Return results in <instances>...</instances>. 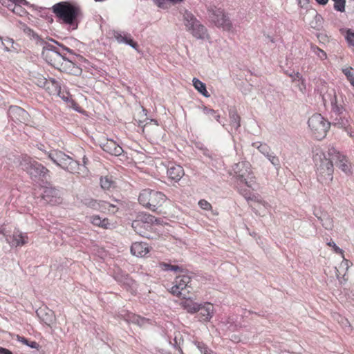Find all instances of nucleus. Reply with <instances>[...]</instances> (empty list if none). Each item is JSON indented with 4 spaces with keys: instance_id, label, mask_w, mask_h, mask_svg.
Segmentation results:
<instances>
[{
    "instance_id": "obj_24",
    "label": "nucleus",
    "mask_w": 354,
    "mask_h": 354,
    "mask_svg": "<svg viewBox=\"0 0 354 354\" xmlns=\"http://www.w3.org/2000/svg\"><path fill=\"white\" fill-rule=\"evenodd\" d=\"M332 124L342 129H346L349 127V121L348 118L343 114H334L333 116Z\"/></svg>"
},
{
    "instance_id": "obj_26",
    "label": "nucleus",
    "mask_w": 354,
    "mask_h": 354,
    "mask_svg": "<svg viewBox=\"0 0 354 354\" xmlns=\"http://www.w3.org/2000/svg\"><path fill=\"white\" fill-rule=\"evenodd\" d=\"M315 215L321 222L322 226L328 230H330L333 227V218L328 214H323L320 216H318L316 214Z\"/></svg>"
},
{
    "instance_id": "obj_20",
    "label": "nucleus",
    "mask_w": 354,
    "mask_h": 354,
    "mask_svg": "<svg viewBox=\"0 0 354 354\" xmlns=\"http://www.w3.org/2000/svg\"><path fill=\"white\" fill-rule=\"evenodd\" d=\"M101 147L104 151L115 156H120L124 151L122 148L113 140H107L102 143Z\"/></svg>"
},
{
    "instance_id": "obj_40",
    "label": "nucleus",
    "mask_w": 354,
    "mask_h": 354,
    "mask_svg": "<svg viewBox=\"0 0 354 354\" xmlns=\"http://www.w3.org/2000/svg\"><path fill=\"white\" fill-rule=\"evenodd\" d=\"M160 268L164 271L181 272L183 268L176 265H171L168 263L161 262L159 263Z\"/></svg>"
},
{
    "instance_id": "obj_12",
    "label": "nucleus",
    "mask_w": 354,
    "mask_h": 354,
    "mask_svg": "<svg viewBox=\"0 0 354 354\" xmlns=\"http://www.w3.org/2000/svg\"><path fill=\"white\" fill-rule=\"evenodd\" d=\"M191 278L187 274L180 275L176 277L174 286L170 289V292L178 297L186 299L187 294L189 293L191 287Z\"/></svg>"
},
{
    "instance_id": "obj_62",
    "label": "nucleus",
    "mask_w": 354,
    "mask_h": 354,
    "mask_svg": "<svg viewBox=\"0 0 354 354\" xmlns=\"http://www.w3.org/2000/svg\"><path fill=\"white\" fill-rule=\"evenodd\" d=\"M344 129L347 132V133L349 135V136H351V137H353L354 136L353 135V132L351 131H349L348 128Z\"/></svg>"
},
{
    "instance_id": "obj_17",
    "label": "nucleus",
    "mask_w": 354,
    "mask_h": 354,
    "mask_svg": "<svg viewBox=\"0 0 354 354\" xmlns=\"http://www.w3.org/2000/svg\"><path fill=\"white\" fill-rule=\"evenodd\" d=\"M28 236L27 233L19 230H15L12 235L6 237L7 242L12 247H21L28 243Z\"/></svg>"
},
{
    "instance_id": "obj_38",
    "label": "nucleus",
    "mask_w": 354,
    "mask_h": 354,
    "mask_svg": "<svg viewBox=\"0 0 354 354\" xmlns=\"http://www.w3.org/2000/svg\"><path fill=\"white\" fill-rule=\"evenodd\" d=\"M55 95L60 97L64 101L69 102L71 104L70 106L73 107L75 110L77 111L78 104L73 99H71V96L68 95V93L62 91V88H60L59 94H56Z\"/></svg>"
},
{
    "instance_id": "obj_10",
    "label": "nucleus",
    "mask_w": 354,
    "mask_h": 354,
    "mask_svg": "<svg viewBox=\"0 0 354 354\" xmlns=\"http://www.w3.org/2000/svg\"><path fill=\"white\" fill-rule=\"evenodd\" d=\"M209 20L217 27H221L225 30H230L232 24L224 10L221 8L211 7L208 9Z\"/></svg>"
},
{
    "instance_id": "obj_63",
    "label": "nucleus",
    "mask_w": 354,
    "mask_h": 354,
    "mask_svg": "<svg viewBox=\"0 0 354 354\" xmlns=\"http://www.w3.org/2000/svg\"><path fill=\"white\" fill-rule=\"evenodd\" d=\"M302 1H306V2H307V1H308V0H299V4H301V3H302Z\"/></svg>"
},
{
    "instance_id": "obj_48",
    "label": "nucleus",
    "mask_w": 354,
    "mask_h": 354,
    "mask_svg": "<svg viewBox=\"0 0 354 354\" xmlns=\"http://www.w3.org/2000/svg\"><path fill=\"white\" fill-rule=\"evenodd\" d=\"M48 80L44 76L39 75L38 77H35V84L39 87L45 88Z\"/></svg>"
},
{
    "instance_id": "obj_27",
    "label": "nucleus",
    "mask_w": 354,
    "mask_h": 354,
    "mask_svg": "<svg viewBox=\"0 0 354 354\" xmlns=\"http://www.w3.org/2000/svg\"><path fill=\"white\" fill-rule=\"evenodd\" d=\"M183 307L189 313H195L200 309L201 304L194 302L191 299H186L182 302Z\"/></svg>"
},
{
    "instance_id": "obj_54",
    "label": "nucleus",
    "mask_w": 354,
    "mask_h": 354,
    "mask_svg": "<svg viewBox=\"0 0 354 354\" xmlns=\"http://www.w3.org/2000/svg\"><path fill=\"white\" fill-rule=\"evenodd\" d=\"M328 245L332 247L334 250V251L337 253V254H342L343 253V251L341 248H339L338 246H337V245L335 244V242L333 241H330L328 242Z\"/></svg>"
},
{
    "instance_id": "obj_21",
    "label": "nucleus",
    "mask_w": 354,
    "mask_h": 354,
    "mask_svg": "<svg viewBox=\"0 0 354 354\" xmlns=\"http://www.w3.org/2000/svg\"><path fill=\"white\" fill-rule=\"evenodd\" d=\"M113 37L120 44H126L134 49H137L138 46V44L132 39L131 35L128 33L120 31H114Z\"/></svg>"
},
{
    "instance_id": "obj_56",
    "label": "nucleus",
    "mask_w": 354,
    "mask_h": 354,
    "mask_svg": "<svg viewBox=\"0 0 354 354\" xmlns=\"http://www.w3.org/2000/svg\"><path fill=\"white\" fill-rule=\"evenodd\" d=\"M341 322H342V324L343 326H344L345 328H346V327L348 328L346 331L351 330V324H350V323L348 322V321L346 319L342 318V321Z\"/></svg>"
},
{
    "instance_id": "obj_46",
    "label": "nucleus",
    "mask_w": 354,
    "mask_h": 354,
    "mask_svg": "<svg viewBox=\"0 0 354 354\" xmlns=\"http://www.w3.org/2000/svg\"><path fill=\"white\" fill-rule=\"evenodd\" d=\"M22 5L24 3H17V5H13V12L19 16H24L26 14V11L24 8H22ZM28 6V4H26Z\"/></svg>"
},
{
    "instance_id": "obj_36",
    "label": "nucleus",
    "mask_w": 354,
    "mask_h": 354,
    "mask_svg": "<svg viewBox=\"0 0 354 354\" xmlns=\"http://www.w3.org/2000/svg\"><path fill=\"white\" fill-rule=\"evenodd\" d=\"M252 146L257 149L258 151L264 156L268 155V153L272 151L270 147L265 142H255L252 144Z\"/></svg>"
},
{
    "instance_id": "obj_61",
    "label": "nucleus",
    "mask_w": 354,
    "mask_h": 354,
    "mask_svg": "<svg viewBox=\"0 0 354 354\" xmlns=\"http://www.w3.org/2000/svg\"><path fill=\"white\" fill-rule=\"evenodd\" d=\"M196 147L201 150V148H205V147L202 143H196Z\"/></svg>"
},
{
    "instance_id": "obj_34",
    "label": "nucleus",
    "mask_w": 354,
    "mask_h": 354,
    "mask_svg": "<svg viewBox=\"0 0 354 354\" xmlns=\"http://www.w3.org/2000/svg\"><path fill=\"white\" fill-rule=\"evenodd\" d=\"M245 184H241V183H236V187L239 192L247 200V201H253L254 200V195L252 194L250 189L245 188Z\"/></svg>"
},
{
    "instance_id": "obj_9",
    "label": "nucleus",
    "mask_w": 354,
    "mask_h": 354,
    "mask_svg": "<svg viewBox=\"0 0 354 354\" xmlns=\"http://www.w3.org/2000/svg\"><path fill=\"white\" fill-rule=\"evenodd\" d=\"M183 19L187 30L191 31V33L194 37L196 39L205 38L207 34V29L197 20L192 13L185 12L183 15Z\"/></svg>"
},
{
    "instance_id": "obj_2",
    "label": "nucleus",
    "mask_w": 354,
    "mask_h": 354,
    "mask_svg": "<svg viewBox=\"0 0 354 354\" xmlns=\"http://www.w3.org/2000/svg\"><path fill=\"white\" fill-rule=\"evenodd\" d=\"M313 161L318 181L328 185L333 179L334 159L328 154V151H319L313 156Z\"/></svg>"
},
{
    "instance_id": "obj_14",
    "label": "nucleus",
    "mask_w": 354,
    "mask_h": 354,
    "mask_svg": "<svg viewBox=\"0 0 354 354\" xmlns=\"http://www.w3.org/2000/svg\"><path fill=\"white\" fill-rule=\"evenodd\" d=\"M328 154L334 159L335 165L345 174L351 172L350 165L346 156L340 153L335 147L328 149Z\"/></svg>"
},
{
    "instance_id": "obj_11",
    "label": "nucleus",
    "mask_w": 354,
    "mask_h": 354,
    "mask_svg": "<svg viewBox=\"0 0 354 354\" xmlns=\"http://www.w3.org/2000/svg\"><path fill=\"white\" fill-rule=\"evenodd\" d=\"M344 96L340 93H337L334 89L328 91L322 95V100L324 104L329 101L332 107L333 114H343L344 113Z\"/></svg>"
},
{
    "instance_id": "obj_57",
    "label": "nucleus",
    "mask_w": 354,
    "mask_h": 354,
    "mask_svg": "<svg viewBox=\"0 0 354 354\" xmlns=\"http://www.w3.org/2000/svg\"><path fill=\"white\" fill-rule=\"evenodd\" d=\"M289 75L293 78V80H296V78H297V79L301 80L302 84L304 83V80L302 79V77L299 72L295 73L294 74H290Z\"/></svg>"
},
{
    "instance_id": "obj_28",
    "label": "nucleus",
    "mask_w": 354,
    "mask_h": 354,
    "mask_svg": "<svg viewBox=\"0 0 354 354\" xmlns=\"http://www.w3.org/2000/svg\"><path fill=\"white\" fill-rule=\"evenodd\" d=\"M120 282L127 290L131 291V292L136 290V281L130 278L128 274L123 276V279Z\"/></svg>"
},
{
    "instance_id": "obj_7",
    "label": "nucleus",
    "mask_w": 354,
    "mask_h": 354,
    "mask_svg": "<svg viewBox=\"0 0 354 354\" xmlns=\"http://www.w3.org/2000/svg\"><path fill=\"white\" fill-rule=\"evenodd\" d=\"M165 201L166 196L163 193L150 189H143L138 196L140 204L153 212L162 206Z\"/></svg>"
},
{
    "instance_id": "obj_29",
    "label": "nucleus",
    "mask_w": 354,
    "mask_h": 354,
    "mask_svg": "<svg viewBox=\"0 0 354 354\" xmlns=\"http://www.w3.org/2000/svg\"><path fill=\"white\" fill-rule=\"evenodd\" d=\"M229 116L230 119V124L234 127L235 129H238L241 127V118L237 113L235 109H230L229 111Z\"/></svg>"
},
{
    "instance_id": "obj_5",
    "label": "nucleus",
    "mask_w": 354,
    "mask_h": 354,
    "mask_svg": "<svg viewBox=\"0 0 354 354\" xmlns=\"http://www.w3.org/2000/svg\"><path fill=\"white\" fill-rule=\"evenodd\" d=\"M48 158L57 166L71 174L85 173L86 169L84 166H80V162L73 160L59 150H50L47 153Z\"/></svg>"
},
{
    "instance_id": "obj_45",
    "label": "nucleus",
    "mask_w": 354,
    "mask_h": 354,
    "mask_svg": "<svg viewBox=\"0 0 354 354\" xmlns=\"http://www.w3.org/2000/svg\"><path fill=\"white\" fill-rule=\"evenodd\" d=\"M17 3H24L28 4V2L26 0H3V5H6L7 8L13 11V5H17Z\"/></svg>"
},
{
    "instance_id": "obj_52",
    "label": "nucleus",
    "mask_w": 354,
    "mask_h": 354,
    "mask_svg": "<svg viewBox=\"0 0 354 354\" xmlns=\"http://www.w3.org/2000/svg\"><path fill=\"white\" fill-rule=\"evenodd\" d=\"M348 264H349V261L348 260L344 259V261H342V262L341 263V264L339 266V269H337V270H336L337 271L336 274L337 277L339 276V274H340L339 269L347 270L348 268V266H349Z\"/></svg>"
},
{
    "instance_id": "obj_60",
    "label": "nucleus",
    "mask_w": 354,
    "mask_h": 354,
    "mask_svg": "<svg viewBox=\"0 0 354 354\" xmlns=\"http://www.w3.org/2000/svg\"><path fill=\"white\" fill-rule=\"evenodd\" d=\"M320 5H326L328 0H315Z\"/></svg>"
},
{
    "instance_id": "obj_13",
    "label": "nucleus",
    "mask_w": 354,
    "mask_h": 354,
    "mask_svg": "<svg viewBox=\"0 0 354 354\" xmlns=\"http://www.w3.org/2000/svg\"><path fill=\"white\" fill-rule=\"evenodd\" d=\"M8 118L16 124H28L30 121L28 113L18 106H10L8 111Z\"/></svg>"
},
{
    "instance_id": "obj_64",
    "label": "nucleus",
    "mask_w": 354,
    "mask_h": 354,
    "mask_svg": "<svg viewBox=\"0 0 354 354\" xmlns=\"http://www.w3.org/2000/svg\"><path fill=\"white\" fill-rule=\"evenodd\" d=\"M270 41L274 42V39L272 38H270Z\"/></svg>"
},
{
    "instance_id": "obj_59",
    "label": "nucleus",
    "mask_w": 354,
    "mask_h": 354,
    "mask_svg": "<svg viewBox=\"0 0 354 354\" xmlns=\"http://www.w3.org/2000/svg\"><path fill=\"white\" fill-rule=\"evenodd\" d=\"M0 354H12V353L8 349L0 347Z\"/></svg>"
},
{
    "instance_id": "obj_44",
    "label": "nucleus",
    "mask_w": 354,
    "mask_h": 354,
    "mask_svg": "<svg viewBox=\"0 0 354 354\" xmlns=\"http://www.w3.org/2000/svg\"><path fill=\"white\" fill-rule=\"evenodd\" d=\"M17 339L20 342L23 343L24 344L27 345L28 346H29L32 348L38 349L39 347V345L37 342H36L35 341H30L24 337L17 335Z\"/></svg>"
},
{
    "instance_id": "obj_37",
    "label": "nucleus",
    "mask_w": 354,
    "mask_h": 354,
    "mask_svg": "<svg viewBox=\"0 0 354 354\" xmlns=\"http://www.w3.org/2000/svg\"><path fill=\"white\" fill-rule=\"evenodd\" d=\"M265 157L273 165L276 170H279L281 167V162L279 158L277 156L273 151H270Z\"/></svg>"
},
{
    "instance_id": "obj_43",
    "label": "nucleus",
    "mask_w": 354,
    "mask_h": 354,
    "mask_svg": "<svg viewBox=\"0 0 354 354\" xmlns=\"http://www.w3.org/2000/svg\"><path fill=\"white\" fill-rule=\"evenodd\" d=\"M342 72L351 84L354 87V69L352 67H347L343 68Z\"/></svg>"
},
{
    "instance_id": "obj_3",
    "label": "nucleus",
    "mask_w": 354,
    "mask_h": 354,
    "mask_svg": "<svg viewBox=\"0 0 354 354\" xmlns=\"http://www.w3.org/2000/svg\"><path fill=\"white\" fill-rule=\"evenodd\" d=\"M53 11L63 24L69 25L73 30L77 28V18L82 14L79 6L66 1H62L53 6Z\"/></svg>"
},
{
    "instance_id": "obj_53",
    "label": "nucleus",
    "mask_w": 354,
    "mask_h": 354,
    "mask_svg": "<svg viewBox=\"0 0 354 354\" xmlns=\"http://www.w3.org/2000/svg\"><path fill=\"white\" fill-rule=\"evenodd\" d=\"M169 344L174 346V348L175 349L174 353H178V346L180 348H181L180 347V339H179V342H178L177 336H175L174 338L173 339V340L172 341L171 340L169 342Z\"/></svg>"
},
{
    "instance_id": "obj_23",
    "label": "nucleus",
    "mask_w": 354,
    "mask_h": 354,
    "mask_svg": "<svg viewBox=\"0 0 354 354\" xmlns=\"http://www.w3.org/2000/svg\"><path fill=\"white\" fill-rule=\"evenodd\" d=\"M37 314L41 320L48 326H52L55 321L54 313L52 310H48L47 312L44 313V310H40L37 311Z\"/></svg>"
},
{
    "instance_id": "obj_30",
    "label": "nucleus",
    "mask_w": 354,
    "mask_h": 354,
    "mask_svg": "<svg viewBox=\"0 0 354 354\" xmlns=\"http://www.w3.org/2000/svg\"><path fill=\"white\" fill-rule=\"evenodd\" d=\"M131 226L133 228L134 231L139 235L142 236H145V235L147 234V230L148 228V227L147 226H145L142 223V221H138L137 218L136 220H134L133 222H132V224H131Z\"/></svg>"
},
{
    "instance_id": "obj_35",
    "label": "nucleus",
    "mask_w": 354,
    "mask_h": 354,
    "mask_svg": "<svg viewBox=\"0 0 354 354\" xmlns=\"http://www.w3.org/2000/svg\"><path fill=\"white\" fill-rule=\"evenodd\" d=\"M100 185L104 190H110L115 187V183L112 180V177L108 176L100 178Z\"/></svg>"
},
{
    "instance_id": "obj_31",
    "label": "nucleus",
    "mask_w": 354,
    "mask_h": 354,
    "mask_svg": "<svg viewBox=\"0 0 354 354\" xmlns=\"http://www.w3.org/2000/svg\"><path fill=\"white\" fill-rule=\"evenodd\" d=\"M90 221L94 225L101 227L104 229H108L110 227V223L107 218L102 219L99 216H93L90 217Z\"/></svg>"
},
{
    "instance_id": "obj_41",
    "label": "nucleus",
    "mask_w": 354,
    "mask_h": 354,
    "mask_svg": "<svg viewBox=\"0 0 354 354\" xmlns=\"http://www.w3.org/2000/svg\"><path fill=\"white\" fill-rule=\"evenodd\" d=\"M202 109H203V113L205 115H209V117L214 118L217 122H218L219 123L221 124V121L220 120L221 115L218 113L217 111H215L212 109H209L205 106H203Z\"/></svg>"
},
{
    "instance_id": "obj_55",
    "label": "nucleus",
    "mask_w": 354,
    "mask_h": 354,
    "mask_svg": "<svg viewBox=\"0 0 354 354\" xmlns=\"http://www.w3.org/2000/svg\"><path fill=\"white\" fill-rule=\"evenodd\" d=\"M88 163V159L86 157V156H84V157H83V164L82 165L80 164V166H84L85 167V169H86V171H85V173H83V174H79L80 175L84 176V175L87 174L88 170V169L86 167V165Z\"/></svg>"
},
{
    "instance_id": "obj_6",
    "label": "nucleus",
    "mask_w": 354,
    "mask_h": 354,
    "mask_svg": "<svg viewBox=\"0 0 354 354\" xmlns=\"http://www.w3.org/2000/svg\"><path fill=\"white\" fill-rule=\"evenodd\" d=\"M232 170L234 173L236 183H241L252 190L258 189L259 185L256 181L250 162L246 161L239 162L234 164Z\"/></svg>"
},
{
    "instance_id": "obj_33",
    "label": "nucleus",
    "mask_w": 354,
    "mask_h": 354,
    "mask_svg": "<svg viewBox=\"0 0 354 354\" xmlns=\"http://www.w3.org/2000/svg\"><path fill=\"white\" fill-rule=\"evenodd\" d=\"M137 219L140 221H142V224L148 227H150L151 224L157 221V219L155 218V216L146 213H142L138 215Z\"/></svg>"
},
{
    "instance_id": "obj_25",
    "label": "nucleus",
    "mask_w": 354,
    "mask_h": 354,
    "mask_svg": "<svg viewBox=\"0 0 354 354\" xmlns=\"http://www.w3.org/2000/svg\"><path fill=\"white\" fill-rule=\"evenodd\" d=\"M61 86L57 81L53 78L48 79L45 90L52 95L59 94Z\"/></svg>"
},
{
    "instance_id": "obj_49",
    "label": "nucleus",
    "mask_w": 354,
    "mask_h": 354,
    "mask_svg": "<svg viewBox=\"0 0 354 354\" xmlns=\"http://www.w3.org/2000/svg\"><path fill=\"white\" fill-rule=\"evenodd\" d=\"M312 49L315 54H316L321 59H325L326 58V53L323 50L320 49L317 46H312Z\"/></svg>"
},
{
    "instance_id": "obj_50",
    "label": "nucleus",
    "mask_w": 354,
    "mask_h": 354,
    "mask_svg": "<svg viewBox=\"0 0 354 354\" xmlns=\"http://www.w3.org/2000/svg\"><path fill=\"white\" fill-rule=\"evenodd\" d=\"M346 39L349 45L354 46V32L348 30L346 35Z\"/></svg>"
},
{
    "instance_id": "obj_42",
    "label": "nucleus",
    "mask_w": 354,
    "mask_h": 354,
    "mask_svg": "<svg viewBox=\"0 0 354 354\" xmlns=\"http://www.w3.org/2000/svg\"><path fill=\"white\" fill-rule=\"evenodd\" d=\"M194 344L201 354H212L214 353V351L202 342H196Z\"/></svg>"
},
{
    "instance_id": "obj_32",
    "label": "nucleus",
    "mask_w": 354,
    "mask_h": 354,
    "mask_svg": "<svg viewBox=\"0 0 354 354\" xmlns=\"http://www.w3.org/2000/svg\"><path fill=\"white\" fill-rule=\"evenodd\" d=\"M194 88L205 97H209V94L206 89V85L198 79L194 77L192 80Z\"/></svg>"
},
{
    "instance_id": "obj_8",
    "label": "nucleus",
    "mask_w": 354,
    "mask_h": 354,
    "mask_svg": "<svg viewBox=\"0 0 354 354\" xmlns=\"http://www.w3.org/2000/svg\"><path fill=\"white\" fill-rule=\"evenodd\" d=\"M308 124L314 137L317 140H322L326 137L330 126V122L319 113L313 114L308 119Z\"/></svg>"
},
{
    "instance_id": "obj_51",
    "label": "nucleus",
    "mask_w": 354,
    "mask_h": 354,
    "mask_svg": "<svg viewBox=\"0 0 354 354\" xmlns=\"http://www.w3.org/2000/svg\"><path fill=\"white\" fill-rule=\"evenodd\" d=\"M199 207L205 210H209L212 208L211 204L206 200L202 199L198 201Z\"/></svg>"
},
{
    "instance_id": "obj_15",
    "label": "nucleus",
    "mask_w": 354,
    "mask_h": 354,
    "mask_svg": "<svg viewBox=\"0 0 354 354\" xmlns=\"http://www.w3.org/2000/svg\"><path fill=\"white\" fill-rule=\"evenodd\" d=\"M74 55H71V57H66L62 62V66L58 68V70L73 75H80L82 73V68L74 63L75 56L76 54L73 53Z\"/></svg>"
},
{
    "instance_id": "obj_18",
    "label": "nucleus",
    "mask_w": 354,
    "mask_h": 354,
    "mask_svg": "<svg viewBox=\"0 0 354 354\" xmlns=\"http://www.w3.org/2000/svg\"><path fill=\"white\" fill-rule=\"evenodd\" d=\"M198 317L201 322H209L214 315V306L210 303L200 305Z\"/></svg>"
},
{
    "instance_id": "obj_39",
    "label": "nucleus",
    "mask_w": 354,
    "mask_h": 354,
    "mask_svg": "<svg viewBox=\"0 0 354 354\" xmlns=\"http://www.w3.org/2000/svg\"><path fill=\"white\" fill-rule=\"evenodd\" d=\"M126 319L127 321L131 322L139 326L144 325L147 322L145 318L141 317L140 316L133 313H129Z\"/></svg>"
},
{
    "instance_id": "obj_16",
    "label": "nucleus",
    "mask_w": 354,
    "mask_h": 354,
    "mask_svg": "<svg viewBox=\"0 0 354 354\" xmlns=\"http://www.w3.org/2000/svg\"><path fill=\"white\" fill-rule=\"evenodd\" d=\"M41 197L47 203L53 205L62 203L60 191L55 187H46Z\"/></svg>"
},
{
    "instance_id": "obj_22",
    "label": "nucleus",
    "mask_w": 354,
    "mask_h": 354,
    "mask_svg": "<svg viewBox=\"0 0 354 354\" xmlns=\"http://www.w3.org/2000/svg\"><path fill=\"white\" fill-rule=\"evenodd\" d=\"M149 252V246L144 242H135L131 246V252L136 257H145Z\"/></svg>"
},
{
    "instance_id": "obj_47",
    "label": "nucleus",
    "mask_w": 354,
    "mask_h": 354,
    "mask_svg": "<svg viewBox=\"0 0 354 354\" xmlns=\"http://www.w3.org/2000/svg\"><path fill=\"white\" fill-rule=\"evenodd\" d=\"M334 1V9L339 12L345 10L346 0H333Z\"/></svg>"
},
{
    "instance_id": "obj_58",
    "label": "nucleus",
    "mask_w": 354,
    "mask_h": 354,
    "mask_svg": "<svg viewBox=\"0 0 354 354\" xmlns=\"http://www.w3.org/2000/svg\"><path fill=\"white\" fill-rule=\"evenodd\" d=\"M201 151H202L203 155H205V156H207L209 158H212V152L208 149H207L206 147L205 148H201Z\"/></svg>"
},
{
    "instance_id": "obj_4",
    "label": "nucleus",
    "mask_w": 354,
    "mask_h": 354,
    "mask_svg": "<svg viewBox=\"0 0 354 354\" xmlns=\"http://www.w3.org/2000/svg\"><path fill=\"white\" fill-rule=\"evenodd\" d=\"M19 167L35 182L47 181L50 171L41 163L27 155H22L19 160Z\"/></svg>"
},
{
    "instance_id": "obj_19",
    "label": "nucleus",
    "mask_w": 354,
    "mask_h": 354,
    "mask_svg": "<svg viewBox=\"0 0 354 354\" xmlns=\"http://www.w3.org/2000/svg\"><path fill=\"white\" fill-rule=\"evenodd\" d=\"M167 174L171 180L178 182L184 176L185 172L180 165L171 163L167 167Z\"/></svg>"
},
{
    "instance_id": "obj_1",
    "label": "nucleus",
    "mask_w": 354,
    "mask_h": 354,
    "mask_svg": "<svg viewBox=\"0 0 354 354\" xmlns=\"http://www.w3.org/2000/svg\"><path fill=\"white\" fill-rule=\"evenodd\" d=\"M50 41L44 42L41 55L47 63L58 69L62 66L64 59H66V52L74 55L73 51L53 39H51Z\"/></svg>"
}]
</instances>
